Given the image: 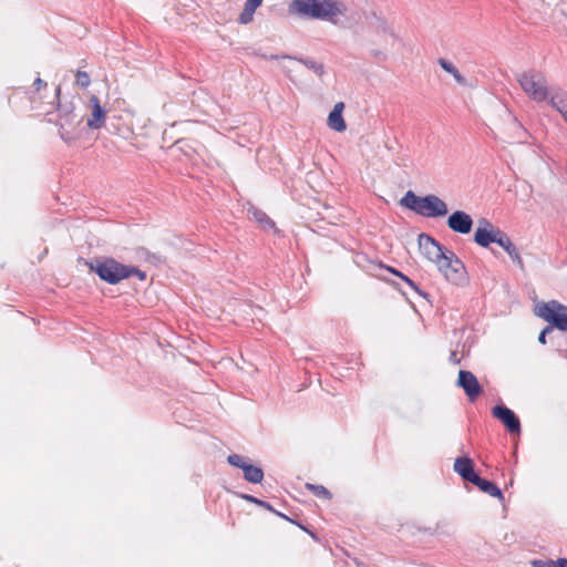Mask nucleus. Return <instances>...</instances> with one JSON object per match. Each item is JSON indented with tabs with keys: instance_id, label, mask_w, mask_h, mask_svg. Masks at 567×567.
Returning a JSON list of instances; mask_svg holds the SVG:
<instances>
[{
	"instance_id": "33",
	"label": "nucleus",
	"mask_w": 567,
	"mask_h": 567,
	"mask_svg": "<svg viewBox=\"0 0 567 567\" xmlns=\"http://www.w3.org/2000/svg\"><path fill=\"white\" fill-rule=\"evenodd\" d=\"M449 360L453 364H458L461 362V358L457 355V351H451Z\"/></svg>"
},
{
	"instance_id": "34",
	"label": "nucleus",
	"mask_w": 567,
	"mask_h": 567,
	"mask_svg": "<svg viewBox=\"0 0 567 567\" xmlns=\"http://www.w3.org/2000/svg\"><path fill=\"white\" fill-rule=\"evenodd\" d=\"M373 55L379 60L385 59V54L382 51H373Z\"/></svg>"
},
{
	"instance_id": "17",
	"label": "nucleus",
	"mask_w": 567,
	"mask_h": 567,
	"mask_svg": "<svg viewBox=\"0 0 567 567\" xmlns=\"http://www.w3.org/2000/svg\"><path fill=\"white\" fill-rule=\"evenodd\" d=\"M344 104L342 102L337 103L328 116V126L336 132H343L347 128L346 121L342 116Z\"/></svg>"
},
{
	"instance_id": "21",
	"label": "nucleus",
	"mask_w": 567,
	"mask_h": 567,
	"mask_svg": "<svg viewBox=\"0 0 567 567\" xmlns=\"http://www.w3.org/2000/svg\"><path fill=\"white\" fill-rule=\"evenodd\" d=\"M262 0H246L244 9L238 17V22L241 24H248L254 19V13L258 7H260Z\"/></svg>"
},
{
	"instance_id": "7",
	"label": "nucleus",
	"mask_w": 567,
	"mask_h": 567,
	"mask_svg": "<svg viewBox=\"0 0 567 567\" xmlns=\"http://www.w3.org/2000/svg\"><path fill=\"white\" fill-rule=\"evenodd\" d=\"M437 268L446 280L453 285H461L466 280L465 266L452 250H447L444 257L437 262Z\"/></svg>"
},
{
	"instance_id": "13",
	"label": "nucleus",
	"mask_w": 567,
	"mask_h": 567,
	"mask_svg": "<svg viewBox=\"0 0 567 567\" xmlns=\"http://www.w3.org/2000/svg\"><path fill=\"white\" fill-rule=\"evenodd\" d=\"M447 227L457 234L467 235L472 231L474 220L464 210H454L446 219Z\"/></svg>"
},
{
	"instance_id": "25",
	"label": "nucleus",
	"mask_w": 567,
	"mask_h": 567,
	"mask_svg": "<svg viewBox=\"0 0 567 567\" xmlns=\"http://www.w3.org/2000/svg\"><path fill=\"white\" fill-rule=\"evenodd\" d=\"M249 214L254 217V219L259 223L264 228H274L275 221L261 209L252 207L249 209Z\"/></svg>"
},
{
	"instance_id": "6",
	"label": "nucleus",
	"mask_w": 567,
	"mask_h": 567,
	"mask_svg": "<svg viewBox=\"0 0 567 567\" xmlns=\"http://www.w3.org/2000/svg\"><path fill=\"white\" fill-rule=\"evenodd\" d=\"M537 316L549 323V327L567 331V306L551 300L537 306Z\"/></svg>"
},
{
	"instance_id": "8",
	"label": "nucleus",
	"mask_w": 567,
	"mask_h": 567,
	"mask_svg": "<svg viewBox=\"0 0 567 567\" xmlns=\"http://www.w3.org/2000/svg\"><path fill=\"white\" fill-rule=\"evenodd\" d=\"M504 234L505 233L503 230L495 227L486 218H480L478 227L476 228L475 234H474V241L478 246H481L483 248H487L493 243L499 245Z\"/></svg>"
},
{
	"instance_id": "18",
	"label": "nucleus",
	"mask_w": 567,
	"mask_h": 567,
	"mask_svg": "<svg viewBox=\"0 0 567 567\" xmlns=\"http://www.w3.org/2000/svg\"><path fill=\"white\" fill-rule=\"evenodd\" d=\"M472 484L477 486L483 493L496 497L499 501H504V494L502 489L494 482L483 478L478 475Z\"/></svg>"
},
{
	"instance_id": "10",
	"label": "nucleus",
	"mask_w": 567,
	"mask_h": 567,
	"mask_svg": "<svg viewBox=\"0 0 567 567\" xmlns=\"http://www.w3.org/2000/svg\"><path fill=\"white\" fill-rule=\"evenodd\" d=\"M417 244L422 255L436 265L447 252L436 239L425 233L419 235Z\"/></svg>"
},
{
	"instance_id": "3",
	"label": "nucleus",
	"mask_w": 567,
	"mask_h": 567,
	"mask_svg": "<svg viewBox=\"0 0 567 567\" xmlns=\"http://www.w3.org/2000/svg\"><path fill=\"white\" fill-rule=\"evenodd\" d=\"M400 205L426 218H441L449 213L446 203L434 194L417 196L413 190H408Z\"/></svg>"
},
{
	"instance_id": "26",
	"label": "nucleus",
	"mask_w": 567,
	"mask_h": 567,
	"mask_svg": "<svg viewBox=\"0 0 567 567\" xmlns=\"http://www.w3.org/2000/svg\"><path fill=\"white\" fill-rule=\"evenodd\" d=\"M307 488L310 489L317 497L330 499L332 497L330 491L323 485H315L308 483Z\"/></svg>"
},
{
	"instance_id": "30",
	"label": "nucleus",
	"mask_w": 567,
	"mask_h": 567,
	"mask_svg": "<svg viewBox=\"0 0 567 567\" xmlns=\"http://www.w3.org/2000/svg\"><path fill=\"white\" fill-rule=\"evenodd\" d=\"M551 331H553V328H551V327H549V326H547L546 328H544V329L540 331L539 336H538V341H539L542 344H545V343H546V336H547L548 333H550Z\"/></svg>"
},
{
	"instance_id": "36",
	"label": "nucleus",
	"mask_w": 567,
	"mask_h": 567,
	"mask_svg": "<svg viewBox=\"0 0 567 567\" xmlns=\"http://www.w3.org/2000/svg\"><path fill=\"white\" fill-rule=\"evenodd\" d=\"M42 113L49 115L51 112H50V110H44Z\"/></svg>"
},
{
	"instance_id": "16",
	"label": "nucleus",
	"mask_w": 567,
	"mask_h": 567,
	"mask_svg": "<svg viewBox=\"0 0 567 567\" xmlns=\"http://www.w3.org/2000/svg\"><path fill=\"white\" fill-rule=\"evenodd\" d=\"M262 58L269 59V60L293 59V60L300 62L301 64H303L309 70L313 71L318 76H322L324 74V65L322 63L316 62L308 58H297V56H291L288 54H284V55L271 54L269 56L265 54V55H262Z\"/></svg>"
},
{
	"instance_id": "23",
	"label": "nucleus",
	"mask_w": 567,
	"mask_h": 567,
	"mask_svg": "<svg viewBox=\"0 0 567 567\" xmlns=\"http://www.w3.org/2000/svg\"><path fill=\"white\" fill-rule=\"evenodd\" d=\"M240 497H241L243 499H245V501L249 502V503H252V504H255V505H258V506H260V507H262V508H265V509H267V511H269V512H271V513L276 514L277 516H279V517H281V518H284V519H287V520H289V522H291V523L297 524L295 520H292L291 518H289L287 515H285V514H282V513H280V512L276 511V509L272 507V505H271L270 503L266 502V501H262V499H260V498H258V497H256V496L249 495V494H241V495H240Z\"/></svg>"
},
{
	"instance_id": "4",
	"label": "nucleus",
	"mask_w": 567,
	"mask_h": 567,
	"mask_svg": "<svg viewBox=\"0 0 567 567\" xmlns=\"http://www.w3.org/2000/svg\"><path fill=\"white\" fill-rule=\"evenodd\" d=\"M87 266L91 271L95 272L101 280L109 285H116L125 279L126 265L112 257L96 258L87 262Z\"/></svg>"
},
{
	"instance_id": "15",
	"label": "nucleus",
	"mask_w": 567,
	"mask_h": 567,
	"mask_svg": "<svg viewBox=\"0 0 567 567\" xmlns=\"http://www.w3.org/2000/svg\"><path fill=\"white\" fill-rule=\"evenodd\" d=\"M91 103H92V113H91V116L87 118V123L86 124L92 130H99L105 123L106 111L101 105L100 100H99L97 96L92 95Z\"/></svg>"
},
{
	"instance_id": "11",
	"label": "nucleus",
	"mask_w": 567,
	"mask_h": 567,
	"mask_svg": "<svg viewBox=\"0 0 567 567\" xmlns=\"http://www.w3.org/2000/svg\"><path fill=\"white\" fill-rule=\"evenodd\" d=\"M456 385L465 392L470 402H475L483 393V386L473 372L460 370Z\"/></svg>"
},
{
	"instance_id": "37",
	"label": "nucleus",
	"mask_w": 567,
	"mask_h": 567,
	"mask_svg": "<svg viewBox=\"0 0 567 567\" xmlns=\"http://www.w3.org/2000/svg\"><path fill=\"white\" fill-rule=\"evenodd\" d=\"M30 100H31L32 104L35 102V97L34 96H31Z\"/></svg>"
},
{
	"instance_id": "14",
	"label": "nucleus",
	"mask_w": 567,
	"mask_h": 567,
	"mask_svg": "<svg viewBox=\"0 0 567 567\" xmlns=\"http://www.w3.org/2000/svg\"><path fill=\"white\" fill-rule=\"evenodd\" d=\"M454 471L462 477V480L470 483H473L478 476L474 468V462L468 456L457 457L454 462Z\"/></svg>"
},
{
	"instance_id": "19",
	"label": "nucleus",
	"mask_w": 567,
	"mask_h": 567,
	"mask_svg": "<svg viewBox=\"0 0 567 567\" xmlns=\"http://www.w3.org/2000/svg\"><path fill=\"white\" fill-rule=\"evenodd\" d=\"M550 105L557 110L567 123V91L558 90L549 97Z\"/></svg>"
},
{
	"instance_id": "1",
	"label": "nucleus",
	"mask_w": 567,
	"mask_h": 567,
	"mask_svg": "<svg viewBox=\"0 0 567 567\" xmlns=\"http://www.w3.org/2000/svg\"><path fill=\"white\" fill-rule=\"evenodd\" d=\"M348 7L339 0H292L289 12L302 18L324 20L337 24L340 16H344Z\"/></svg>"
},
{
	"instance_id": "32",
	"label": "nucleus",
	"mask_w": 567,
	"mask_h": 567,
	"mask_svg": "<svg viewBox=\"0 0 567 567\" xmlns=\"http://www.w3.org/2000/svg\"><path fill=\"white\" fill-rule=\"evenodd\" d=\"M37 91L41 90L42 87H47V82H44L41 78H37L33 83Z\"/></svg>"
},
{
	"instance_id": "9",
	"label": "nucleus",
	"mask_w": 567,
	"mask_h": 567,
	"mask_svg": "<svg viewBox=\"0 0 567 567\" xmlns=\"http://www.w3.org/2000/svg\"><path fill=\"white\" fill-rule=\"evenodd\" d=\"M227 462L235 467H238L244 473V478L251 484L261 483L264 480V471L260 466H256L247 462V460L239 454H230L227 456Z\"/></svg>"
},
{
	"instance_id": "24",
	"label": "nucleus",
	"mask_w": 567,
	"mask_h": 567,
	"mask_svg": "<svg viewBox=\"0 0 567 567\" xmlns=\"http://www.w3.org/2000/svg\"><path fill=\"white\" fill-rule=\"evenodd\" d=\"M437 63L444 71L450 73L458 84L466 85V79L460 73L457 68L452 62L444 58H440Z\"/></svg>"
},
{
	"instance_id": "2",
	"label": "nucleus",
	"mask_w": 567,
	"mask_h": 567,
	"mask_svg": "<svg viewBox=\"0 0 567 567\" xmlns=\"http://www.w3.org/2000/svg\"><path fill=\"white\" fill-rule=\"evenodd\" d=\"M60 85L55 89L54 99L58 102V115L56 118H48V122L54 123L59 128V136L65 143H72L80 138L82 128L81 124L83 122V116L75 113L73 103L69 102L65 104L60 103Z\"/></svg>"
},
{
	"instance_id": "22",
	"label": "nucleus",
	"mask_w": 567,
	"mask_h": 567,
	"mask_svg": "<svg viewBox=\"0 0 567 567\" xmlns=\"http://www.w3.org/2000/svg\"><path fill=\"white\" fill-rule=\"evenodd\" d=\"M499 246L509 255L513 262L517 264L520 268L524 267L523 259H522L516 246L514 245V243L511 240V238L506 234H504V236L499 243Z\"/></svg>"
},
{
	"instance_id": "28",
	"label": "nucleus",
	"mask_w": 567,
	"mask_h": 567,
	"mask_svg": "<svg viewBox=\"0 0 567 567\" xmlns=\"http://www.w3.org/2000/svg\"><path fill=\"white\" fill-rule=\"evenodd\" d=\"M125 271V279L131 277H137L141 281L146 279V272L135 266L126 265Z\"/></svg>"
},
{
	"instance_id": "31",
	"label": "nucleus",
	"mask_w": 567,
	"mask_h": 567,
	"mask_svg": "<svg viewBox=\"0 0 567 567\" xmlns=\"http://www.w3.org/2000/svg\"><path fill=\"white\" fill-rule=\"evenodd\" d=\"M551 567H567V558L551 559Z\"/></svg>"
},
{
	"instance_id": "5",
	"label": "nucleus",
	"mask_w": 567,
	"mask_h": 567,
	"mask_svg": "<svg viewBox=\"0 0 567 567\" xmlns=\"http://www.w3.org/2000/svg\"><path fill=\"white\" fill-rule=\"evenodd\" d=\"M523 91L534 101L543 102L549 97L547 81L543 73L532 70L519 75Z\"/></svg>"
},
{
	"instance_id": "35",
	"label": "nucleus",
	"mask_w": 567,
	"mask_h": 567,
	"mask_svg": "<svg viewBox=\"0 0 567 567\" xmlns=\"http://www.w3.org/2000/svg\"><path fill=\"white\" fill-rule=\"evenodd\" d=\"M300 528H302L303 530H306L307 533H309L312 537H315L313 533H311L309 529H307L306 527H303V525L301 524H297Z\"/></svg>"
},
{
	"instance_id": "20",
	"label": "nucleus",
	"mask_w": 567,
	"mask_h": 567,
	"mask_svg": "<svg viewBox=\"0 0 567 567\" xmlns=\"http://www.w3.org/2000/svg\"><path fill=\"white\" fill-rule=\"evenodd\" d=\"M380 267L385 269L390 274L399 277L404 282H406V285H409L419 296L423 297L424 299H429V293L427 292L422 290L411 278H409L406 275H404L403 272H401L396 268L391 267V266H386V265H383V264H380Z\"/></svg>"
},
{
	"instance_id": "27",
	"label": "nucleus",
	"mask_w": 567,
	"mask_h": 567,
	"mask_svg": "<svg viewBox=\"0 0 567 567\" xmlns=\"http://www.w3.org/2000/svg\"><path fill=\"white\" fill-rule=\"evenodd\" d=\"M91 83L90 75L85 71L79 70L75 73V84L82 89H86Z\"/></svg>"
},
{
	"instance_id": "29",
	"label": "nucleus",
	"mask_w": 567,
	"mask_h": 567,
	"mask_svg": "<svg viewBox=\"0 0 567 567\" xmlns=\"http://www.w3.org/2000/svg\"><path fill=\"white\" fill-rule=\"evenodd\" d=\"M532 567H551V559L542 560L534 559L530 561Z\"/></svg>"
},
{
	"instance_id": "12",
	"label": "nucleus",
	"mask_w": 567,
	"mask_h": 567,
	"mask_svg": "<svg viewBox=\"0 0 567 567\" xmlns=\"http://www.w3.org/2000/svg\"><path fill=\"white\" fill-rule=\"evenodd\" d=\"M492 415L501 421L511 434L520 433V421L518 416L504 404H497L492 409Z\"/></svg>"
}]
</instances>
